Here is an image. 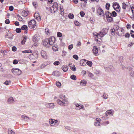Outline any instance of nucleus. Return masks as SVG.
<instances>
[{"instance_id": "1", "label": "nucleus", "mask_w": 134, "mask_h": 134, "mask_svg": "<svg viewBox=\"0 0 134 134\" xmlns=\"http://www.w3.org/2000/svg\"><path fill=\"white\" fill-rule=\"evenodd\" d=\"M55 41V38L54 36H52L48 38H46L43 41V44L47 47H49L50 45H53Z\"/></svg>"}, {"instance_id": "2", "label": "nucleus", "mask_w": 134, "mask_h": 134, "mask_svg": "<svg viewBox=\"0 0 134 134\" xmlns=\"http://www.w3.org/2000/svg\"><path fill=\"white\" fill-rule=\"evenodd\" d=\"M57 102L59 105L62 106H67L69 103L68 100L66 99H64L62 101L59 99L57 100Z\"/></svg>"}, {"instance_id": "3", "label": "nucleus", "mask_w": 134, "mask_h": 134, "mask_svg": "<svg viewBox=\"0 0 134 134\" xmlns=\"http://www.w3.org/2000/svg\"><path fill=\"white\" fill-rule=\"evenodd\" d=\"M49 123L51 126L56 127L58 125L59 122H58L57 120H55L54 119H50L49 120Z\"/></svg>"}, {"instance_id": "4", "label": "nucleus", "mask_w": 134, "mask_h": 134, "mask_svg": "<svg viewBox=\"0 0 134 134\" xmlns=\"http://www.w3.org/2000/svg\"><path fill=\"white\" fill-rule=\"evenodd\" d=\"M113 7L114 10L117 12H120V7L118 3L116 2H114L113 5Z\"/></svg>"}, {"instance_id": "5", "label": "nucleus", "mask_w": 134, "mask_h": 134, "mask_svg": "<svg viewBox=\"0 0 134 134\" xmlns=\"http://www.w3.org/2000/svg\"><path fill=\"white\" fill-rule=\"evenodd\" d=\"M12 72L15 75H19L21 74V71L18 68H13L12 70Z\"/></svg>"}, {"instance_id": "6", "label": "nucleus", "mask_w": 134, "mask_h": 134, "mask_svg": "<svg viewBox=\"0 0 134 134\" xmlns=\"http://www.w3.org/2000/svg\"><path fill=\"white\" fill-rule=\"evenodd\" d=\"M36 21L34 20H31L28 23L29 26L31 29L34 28L36 26Z\"/></svg>"}, {"instance_id": "7", "label": "nucleus", "mask_w": 134, "mask_h": 134, "mask_svg": "<svg viewBox=\"0 0 134 134\" xmlns=\"http://www.w3.org/2000/svg\"><path fill=\"white\" fill-rule=\"evenodd\" d=\"M108 32V30L107 29H103L101 30L100 32L99 33V36L100 37H103Z\"/></svg>"}, {"instance_id": "8", "label": "nucleus", "mask_w": 134, "mask_h": 134, "mask_svg": "<svg viewBox=\"0 0 134 134\" xmlns=\"http://www.w3.org/2000/svg\"><path fill=\"white\" fill-rule=\"evenodd\" d=\"M58 6L57 3H54L51 7V9H53L54 12H56L58 10Z\"/></svg>"}, {"instance_id": "9", "label": "nucleus", "mask_w": 134, "mask_h": 134, "mask_svg": "<svg viewBox=\"0 0 134 134\" xmlns=\"http://www.w3.org/2000/svg\"><path fill=\"white\" fill-rule=\"evenodd\" d=\"M93 52L94 55H98V49L96 46H94L93 47Z\"/></svg>"}, {"instance_id": "10", "label": "nucleus", "mask_w": 134, "mask_h": 134, "mask_svg": "<svg viewBox=\"0 0 134 134\" xmlns=\"http://www.w3.org/2000/svg\"><path fill=\"white\" fill-rule=\"evenodd\" d=\"M40 37L38 34H36L33 36L32 40L34 42H37L39 40Z\"/></svg>"}, {"instance_id": "11", "label": "nucleus", "mask_w": 134, "mask_h": 134, "mask_svg": "<svg viewBox=\"0 0 134 134\" xmlns=\"http://www.w3.org/2000/svg\"><path fill=\"white\" fill-rule=\"evenodd\" d=\"M124 32V30L122 28H120L117 31H116V33L119 36H121L122 34Z\"/></svg>"}, {"instance_id": "12", "label": "nucleus", "mask_w": 134, "mask_h": 134, "mask_svg": "<svg viewBox=\"0 0 134 134\" xmlns=\"http://www.w3.org/2000/svg\"><path fill=\"white\" fill-rule=\"evenodd\" d=\"M130 6V4L129 2L123 3L122 8L123 9H125L127 8H129Z\"/></svg>"}, {"instance_id": "13", "label": "nucleus", "mask_w": 134, "mask_h": 134, "mask_svg": "<svg viewBox=\"0 0 134 134\" xmlns=\"http://www.w3.org/2000/svg\"><path fill=\"white\" fill-rule=\"evenodd\" d=\"M93 37L95 38V40L98 42V38H101L100 36H99V34H98L97 32H94L93 33Z\"/></svg>"}, {"instance_id": "14", "label": "nucleus", "mask_w": 134, "mask_h": 134, "mask_svg": "<svg viewBox=\"0 0 134 134\" xmlns=\"http://www.w3.org/2000/svg\"><path fill=\"white\" fill-rule=\"evenodd\" d=\"M97 12L98 15L100 16H103L104 15V12L102 9L100 7L98 9Z\"/></svg>"}, {"instance_id": "15", "label": "nucleus", "mask_w": 134, "mask_h": 134, "mask_svg": "<svg viewBox=\"0 0 134 134\" xmlns=\"http://www.w3.org/2000/svg\"><path fill=\"white\" fill-rule=\"evenodd\" d=\"M46 106L48 108L53 109L54 107V105L53 103H46L45 104Z\"/></svg>"}, {"instance_id": "16", "label": "nucleus", "mask_w": 134, "mask_h": 134, "mask_svg": "<svg viewBox=\"0 0 134 134\" xmlns=\"http://www.w3.org/2000/svg\"><path fill=\"white\" fill-rule=\"evenodd\" d=\"M41 54L43 58L45 59L47 58V56L45 51L43 50L41 52Z\"/></svg>"}, {"instance_id": "17", "label": "nucleus", "mask_w": 134, "mask_h": 134, "mask_svg": "<svg viewBox=\"0 0 134 134\" xmlns=\"http://www.w3.org/2000/svg\"><path fill=\"white\" fill-rule=\"evenodd\" d=\"M21 118L22 120H23L25 121H28L30 119V118L29 117L27 116H25L24 115H22Z\"/></svg>"}, {"instance_id": "18", "label": "nucleus", "mask_w": 134, "mask_h": 134, "mask_svg": "<svg viewBox=\"0 0 134 134\" xmlns=\"http://www.w3.org/2000/svg\"><path fill=\"white\" fill-rule=\"evenodd\" d=\"M35 18L38 21H40L41 20V17L38 13H35L34 15Z\"/></svg>"}, {"instance_id": "19", "label": "nucleus", "mask_w": 134, "mask_h": 134, "mask_svg": "<svg viewBox=\"0 0 134 134\" xmlns=\"http://www.w3.org/2000/svg\"><path fill=\"white\" fill-rule=\"evenodd\" d=\"M15 101L13 98L12 97H10L7 100L8 103L10 104L13 103Z\"/></svg>"}, {"instance_id": "20", "label": "nucleus", "mask_w": 134, "mask_h": 134, "mask_svg": "<svg viewBox=\"0 0 134 134\" xmlns=\"http://www.w3.org/2000/svg\"><path fill=\"white\" fill-rule=\"evenodd\" d=\"M86 60L84 59H82L80 61V65H81L85 66L86 65Z\"/></svg>"}, {"instance_id": "21", "label": "nucleus", "mask_w": 134, "mask_h": 134, "mask_svg": "<svg viewBox=\"0 0 134 134\" xmlns=\"http://www.w3.org/2000/svg\"><path fill=\"white\" fill-rule=\"evenodd\" d=\"M87 82L86 80H82L80 82V85L82 86H85Z\"/></svg>"}, {"instance_id": "22", "label": "nucleus", "mask_w": 134, "mask_h": 134, "mask_svg": "<svg viewBox=\"0 0 134 134\" xmlns=\"http://www.w3.org/2000/svg\"><path fill=\"white\" fill-rule=\"evenodd\" d=\"M113 113L112 112L111 110H108L105 113V116H108L109 115H113Z\"/></svg>"}, {"instance_id": "23", "label": "nucleus", "mask_w": 134, "mask_h": 134, "mask_svg": "<svg viewBox=\"0 0 134 134\" xmlns=\"http://www.w3.org/2000/svg\"><path fill=\"white\" fill-rule=\"evenodd\" d=\"M62 68L64 72L67 71L68 69V66L66 65H63Z\"/></svg>"}, {"instance_id": "24", "label": "nucleus", "mask_w": 134, "mask_h": 134, "mask_svg": "<svg viewBox=\"0 0 134 134\" xmlns=\"http://www.w3.org/2000/svg\"><path fill=\"white\" fill-rule=\"evenodd\" d=\"M131 11L132 12V16L131 17L132 19L134 20V6H132L131 8Z\"/></svg>"}, {"instance_id": "25", "label": "nucleus", "mask_w": 134, "mask_h": 134, "mask_svg": "<svg viewBox=\"0 0 134 134\" xmlns=\"http://www.w3.org/2000/svg\"><path fill=\"white\" fill-rule=\"evenodd\" d=\"M12 35L10 33L8 34L5 35V38L10 39H12Z\"/></svg>"}, {"instance_id": "26", "label": "nucleus", "mask_w": 134, "mask_h": 134, "mask_svg": "<svg viewBox=\"0 0 134 134\" xmlns=\"http://www.w3.org/2000/svg\"><path fill=\"white\" fill-rule=\"evenodd\" d=\"M23 16L25 17L27 16L28 15V12H27L25 10L23 11L21 13Z\"/></svg>"}, {"instance_id": "27", "label": "nucleus", "mask_w": 134, "mask_h": 134, "mask_svg": "<svg viewBox=\"0 0 134 134\" xmlns=\"http://www.w3.org/2000/svg\"><path fill=\"white\" fill-rule=\"evenodd\" d=\"M52 75L55 76H58L59 75V72L58 71H54L53 72Z\"/></svg>"}, {"instance_id": "28", "label": "nucleus", "mask_w": 134, "mask_h": 134, "mask_svg": "<svg viewBox=\"0 0 134 134\" xmlns=\"http://www.w3.org/2000/svg\"><path fill=\"white\" fill-rule=\"evenodd\" d=\"M8 134H15L14 132L11 129L9 128L8 129Z\"/></svg>"}, {"instance_id": "29", "label": "nucleus", "mask_w": 134, "mask_h": 134, "mask_svg": "<svg viewBox=\"0 0 134 134\" xmlns=\"http://www.w3.org/2000/svg\"><path fill=\"white\" fill-rule=\"evenodd\" d=\"M117 25H115L114 27V32H116V31H117L120 28Z\"/></svg>"}, {"instance_id": "30", "label": "nucleus", "mask_w": 134, "mask_h": 134, "mask_svg": "<svg viewBox=\"0 0 134 134\" xmlns=\"http://www.w3.org/2000/svg\"><path fill=\"white\" fill-rule=\"evenodd\" d=\"M110 6V4L109 3H107L105 5V8L107 10L109 9V7Z\"/></svg>"}, {"instance_id": "31", "label": "nucleus", "mask_w": 134, "mask_h": 134, "mask_svg": "<svg viewBox=\"0 0 134 134\" xmlns=\"http://www.w3.org/2000/svg\"><path fill=\"white\" fill-rule=\"evenodd\" d=\"M67 53V52L64 50L62 51V56L63 57H65Z\"/></svg>"}, {"instance_id": "32", "label": "nucleus", "mask_w": 134, "mask_h": 134, "mask_svg": "<svg viewBox=\"0 0 134 134\" xmlns=\"http://www.w3.org/2000/svg\"><path fill=\"white\" fill-rule=\"evenodd\" d=\"M107 20L109 22H111L113 21V18L111 16L107 18Z\"/></svg>"}, {"instance_id": "33", "label": "nucleus", "mask_w": 134, "mask_h": 134, "mask_svg": "<svg viewBox=\"0 0 134 134\" xmlns=\"http://www.w3.org/2000/svg\"><path fill=\"white\" fill-rule=\"evenodd\" d=\"M105 15L107 18L111 16V13L108 11H107L105 12Z\"/></svg>"}, {"instance_id": "34", "label": "nucleus", "mask_w": 134, "mask_h": 134, "mask_svg": "<svg viewBox=\"0 0 134 134\" xmlns=\"http://www.w3.org/2000/svg\"><path fill=\"white\" fill-rule=\"evenodd\" d=\"M27 26L25 25H24L22 26L21 29L22 30H27Z\"/></svg>"}, {"instance_id": "35", "label": "nucleus", "mask_w": 134, "mask_h": 134, "mask_svg": "<svg viewBox=\"0 0 134 134\" xmlns=\"http://www.w3.org/2000/svg\"><path fill=\"white\" fill-rule=\"evenodd\" d=\"M86 63L90 67L92 65V63L91 61H87L86 62Z\"/></svg>"}, {"instance_id": "36", "label": "nucleus", "mask_w": 134, "mask_h": 134, "mask_svg": "<svg viewBox=\"0 0 134 134\" xmlns=\"http://www.w3.org/2000/svg\"><path fill=\"white\" fill-rule=\"evenodd\" d=\"M56 85L58 87L60 88L61 84L60 82L58 81L56 82Z\"/></svg>"}, {"instance_id": "37", "label": "nucleus", "mask_w": 134, "mask_h": 134, "mask_svg": "<svg viewBox=\"0 0 134 134\" xmlns=\"http://www.w3.org/2000/svg\"><path fill=\"white\" fill-rule=\"evenodd\" d=\"M111 16L115 17L117 15L115 11H113L111 13Z\"/></svg>"}, {"instance_id": "38", "label": "nucleus", "mask_w": 134, "mask_h": 134, "mask_svg": "<svg viewBox=\"0 0 134 134\" xmlns=\"http://www.w3.org/2000/svg\"><path fill=\"white\" fill-rule=\"evenodd\" d=\"M103 98L104 99H107L108 97V95L105 93H104L103 96Z\"/></svg>"}, {"instance_id": "39", "label": "nucleus", "mask_w": 134, "mask_h": 134, "mask_svg": "<svg viewBox=\"0 0 134 134\" xmlns=\"http://www.w3.org/2000/svg\"><path fill=\"white\" fill-rule=\"evenodd\" d=\"M69 18L70 19H72L74 18V15L71 13H70L68 15Z\"/></svg>"}, {"instance_id": "40", "label": "nucleus", "mask_w": 134, "mask_h": 134, "mask_svg": "<svg viewBox=\"0 0 134 134\" xmlns=\"http://www.w3.org/2000/svg\"><path fill=\"white\" fill-rule=\"evenodd\" d=\"M109 124V122L108 121H106L103 122L102 123V125L104 126H105Z\"/></svg>"}, {"instance_id": "41", "label": "nucleus", "mask_w": 134, "mask_h": 134, "mask_svg": "<svg viewBox=\"0 0 134 134\" xmlns=\"http://www.w3.org/2000/svg\"><path fill=\"white\" fill-rule=\"evenodd\" d=\"M70 78L71 79L74 80H76V77L75 75H71L70 77Z\"/></svg>"}, {"instance_id": "42", "label": "nucleus", "mask_w": 134, "mask_h": 134, "mask_svg": "<svg viewBox=\"0 0 134 134\" xmlns=\"http://www.w3.org/2000/svg\"><path fill=\"white\" fill-rule=\"evenodd\" d=\"M100 122L96 121L94 123V125L96 126H100Z\"/></svg>"}, {"instance_id": "43", "label": "nucleus", "mask_w": 134, "mask_h": 134, "mask_svg": "<svg viewBox=\"0 0 134 134\" xmlns=\"http://www.w3.org/2000/svg\"><path fill=\"white\" fill-rule=\"evenodd\" d=\"M57 34V37H61L62 36V34L60 32H58Z\"/></svg>"}, {"instance_id": "44", "label": "nucleus", "mask_w": 134, "mask_h": 134, "mask_svg": "<svg viewBox=\"0 0 134 134\" xmlns=\"http://www.w3.org/2000/svg\"><path fill=\"white\" fill-rule=\"evenodd\" d=\"M60 98L62 99L63 98H64L65 97V96L63 94H61L59 96Z\"/></svg>"}, {"instance_id": "45", "label": "nucleus", "mask_w": 134, "mask_h": 134, "mask_svg": "<svg viewBox=\"0 0 134 134\" xmlns=\"http://www.w3.org/2000/svg\"><path fill=\"white\" fill-rule=\"evenodd\" d=\"M80 14L82 17H83L85 15V13L83 11H81L80 12Z\"/></svg>"}, {"instance_id": "46", "label": "nucleus", "mask_w": 134, "mask_h": 134, "mask_svg": "<svg viewBox=\"0 0 134 134\" xmlns=\"http://www.w3.org/2000/svg\"><path fill=\"white\" fill-rule=\"evenodd\" d=\"M71 69L74 71H75L76 70V68L74 65L71 67Z\"/></svg>"}, {"instance_id": "47", "label": "nucleus", "mask_w": 134, "mask_h": 134, "mask_svg": "<svg viewBox=\"0 0 134 134\" xmlns=\"http://www.w3.org/2000/svg\"><path fill=\"white\" fill-rule=\"evenodd\" d=\"M79 107L77 108H76V109L77 110H79L81 109H82L83 108V105H80L79 104Z\"/></svg>"}, {"instance_id": "48", "label": "nucleus", "mask_w": 134, "mask_h": 134, "mask_svg": "<svg viewBox=\"0 0 134 134\" xmlns=\"http://www.w3.org/2000/svg\"><path fill=\"white\" fill-rule=\"evenodd\" d=\"M73 48V44H71L68 46V49L69 50L72 49Z\"/></svg>"}, {"instance_id": "49", "label": "nucleus", "mask_w": 134, "mask_h": 134, "mask_svg": "<svg viewBox=\"0 0 134 134\" xmlns=\"http://www.w3.org/2000/svg\"><path fill=\"white\" fill-rule=\"evenodd\" d=\"M11 81H5L4 82V84L7 85H8L9 84V83H10Z\"/></svg>"}, {"instance_id": "50", "label": "nucleus", "mask_w": 134, "mask_h": 134, "mask_svg": "<svg viewBox=\"0 0 134 134\" xmlns=\"http://www.w3.org/2000/svg\"><path fill=\"white\" fill-rule=\"evenodd\" d=\"M60 64V62L58 61H56L54 63V64L55 65H59Z\"/></svg>"}, {"instance_id": "51", "label": "nucleus", "mask_w": 134, "mask_h": 134, "mask_svg": "<svg viewBox=\"0 0 134 134\" xmlns=\"http://www.w3.org/2000/svg\"><path fill=\"white\" fill-rule=\"evenodd\" d=\"M73 57L76 60H77L78 59V56L77 55H73Z\"/></svg>"}, {"instance_id": "52", "label": "nucleus", "mask_w": 134, "mask_h": 134, "mask_svg": "<svg viewBox=\"0 0 134 134\" xmlns=\"http://www.w3.org/2000/svg\"><path fill=\"white\" fill-rule=\"evenodd\" d=\"M16 31L17 33H20L21 32V30L20 28H18L16 29Z\"/></svg>"}, {"instance_id": "53", "label": "nucleus", "mask_w": 134, "mask_h": 134, "mask_svg": "<svg viewBox=\"0 0 134 134\" xmlns=\"http://www.w3.org/2000/svg\"><path fill=\"white\" fill-rule=\"evenodd\" d=\"M45 32L47 35H48L49 34V30L47 28L45 29Z\"/></svg>"}, {"instance_id": "54", "label": "nucleus", "mask_w": 134, "mask_h": 134, "mask_svg": "<svg viewBox=\"0 0 134 134\" xmlns=\"http://www.w3.org/2000/svg\"><path fill=\"white\" fill-rule=\"evenodd\" d=\"M130 33L131 34V36L132 37L134 38V31L133 30H131Z\"/></svg>"}, {"instance_id": "55", "label": "nucleus", "mask_w": 134, "mask_h": 134, "mask_svg": "<svg viewBox=\"0 0 134 134\" xmlns=\"http://www.w3.org/2000/svg\"><path fill=\"white\" fill-rule=\"evenodd\" d=\"M130 35L129 34L127 33L125 34V37L127 38H129L130 37Z\"/></svg>"}, {"instance_id": "56", "label": "nucleus", "mask_w": 134, "mask_h": 134, "mask_svg": "<svg viewBox=\"0 0 134 134\" xmlns=\"http://www.w3.org/2000/svg\"><path fill=\"white\" fill-rule=\"evenodd\" d=\"M63 9L62 8H60V13L61 15H63L64 14V12H63Z\"/></svg>"}, {"instance_id": "57", "label": "nucleus", "mask_w": 134, "mask_h": 134, "mask_svg": "<svg viewBox=\"0 0 134 134\" xmlns=\"http://www.w3.org/2000/svg\"><path fill=\"white\" fill-rule=\"evenodd\" d=\"M52 48L54 51H56L58 50V48L57 47H56L55 46H53Z\"/></svg>"}, {"instance_id": "58", "label": "nucleus", "mask_w": 134, "mask_h": 134, "mask_svg": "<svg viewBox=\"0 0 134 134\" xmlns=\"http://www.w3.org/2000/svg\"><path fill=\"white\" fill-rule=\"evenodd\" d=\"M74 104L76 106L77 108H79V104L76 103H74Z\"/></svg>"}, {"instance_id": "59", "label": "nucleus", "mask_w": 134, "mask_h": 134, "mask_svg": "<svg viewBox=\"0 0 134 134\" xmlns=\"http://www.w3.org/2000/svg\"><path fill=\"white\" fill-rule=\"evenodd\" d=\"M81 45V43L80 41L78 42L76 46L77 47L80 46Z\"/></svg>"}, {"instance_id": "60", "label": "nucleus", "mask_w": 134, "mask_h": 134, "mask_svg": "<svg viewBox=\"0 0 134 134\" xmlns=\"http://www.w3.org/2000/svg\"><path fill=\"white\" fill-rule=\"evenodd\" d=\"M131 27V26L130 24H128L126 26L127 28L128 29H130Z\"/></svg>"}, {"instance_id": "61", "label": "nucleus", "mask_w": 134, "mask_h": 134, "mask_svg": "<svg viewBox=\"0 0 134 134\" xmlns=\"http://www.w3.org/2000/svg\"><path fill=\"white\" fill-rule=\"evenodd\" d=\"M18 63V60H14L13 61V63L14 64H17Z\"/></svg>"}, {"instance_id": "62", "label": "nucleus", "mask_w": 134, "mask_h": 134, "mask_svg": "<svg viewBox=\"0 0 134 134\" xmlns=\"http://www.w3.org/2000/svg\"><path fill=\"white\" fill-rule=\"evenodd\" d=\"M12 49L13 51H16V48L15 47H13Z\"/></svg>"}, {"instance_id": "63", "label": "nucleus", "mask_w": 134, "mask_h": 134, "mask_svg": "<svg viewBox=\"0 0 134 134\" xmlns=\"http://www.w3.org/2000/svg\"><path fill=\"white\" fill-rule=\"evenodd\" d=\"M130 75L132 76H134V72L131 71L130 74Z\"/></svg>"}, {"instance_id": "64", "label": "nucleus", "mask_w": 134, "mask_h": 134, "mask_svg": "<svg viewBox=\"0 0 134 134\" xmlns=\"http://www.w3.org/2000/svg\"><path fill=\"white\" fill-rule=\"evenodd\" d=\"M88 76L91 77H92L93 76V75L91 73L89 72L88 74Z\"/></svg>"}]
</instances>
